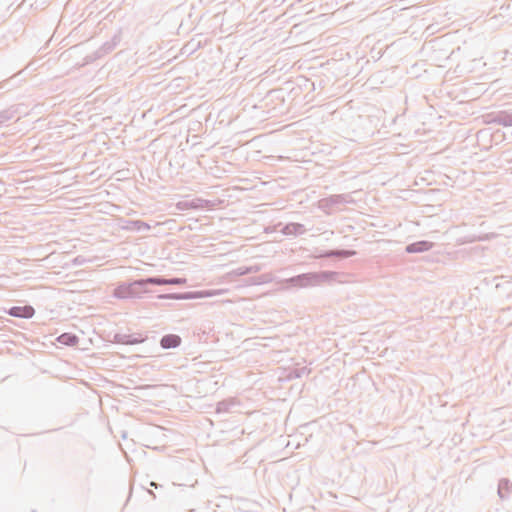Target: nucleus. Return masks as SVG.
Here are the masks:
<instances>
[{
	"mask_svg": "<svg viewBox=\"0 0 512 512\" xmlns=\"http://www.w3.org/2000/svg\"><path fill=\"white\" fill-rule=\"evenodd\" d=\"M337 276L338 273L333 271L309 272L290 277L285 280V283L289 287L307 288L331 282Z\"/></svg>",
	"mask_w": 512,
	"mask_h": 512,
	"instance_id": "1",
	"label": "nucleus"
},
{
	"mask_svg": "<svg viewBox=\"0 0 512 512\" xmlns=\"http://www.w3.org/2000/svg\"><path fill=\"white\" fill-rule=\"evenodd\" d=\"M146 280L147 278H143L129 283H121L115 288L114 296L121 299L140 297L142 293L148 292L147 286L151 285Z\"/></svg>",
	"mask_w": 512,
	"mask_h": 512,
	"instance_id": "2",
	"label": "nucleus"
},
{
	"mask_svg": "<svg viewBox=\"0 0 512 512\" xmlns=\"http://www.w3.org/2000/svg\"><path fill=\"white\" fill-rule=\"evenodd\" d=\"M147 339L146 336H143L140 333L136 334H124V333H116L113 337V342L117 344L124 345H135L144 342Z\"/></svg>",
	"mask_w": 512,
	"mask_h": 512,
	"instance_id": "3",
	"label": "nucleus"
},
{
	"mask_svg": "<svg viewBox=\"0 0 512 512\" xmlns=\"http://www.w3.org/2000/svg\"><path fill=\"white\" fill-rule=\"evenodd\" d=\"M204 292H183V293H168L158 296L159 299H172V300H190L204 297Z\"/></svg>",
	"mask_w": 512,
	"mask_h": 512,
	"instance_id": "4",
	"label": "nucleus"
},
{
	"mask_svg": "<svg viewBox=\"0 0 512 512\" xmlns=\"http://www.w3.org/2000/svg\"><path fill=\"white\" fill-rule=\"evenodd\" d=\"M10 316L22 319H30L35 314V309L30 305L13 306L8 310Z\"/></svg>",
	"mask_w": 512,
	"mask_h": 512,
	"instance_id": "5",
	"label": "nucleus"
},
{
	"mask_svg": "<svg viewBox=\"0 0 512 512\" xmlns=\"http://www.w3.org/2000/svg\"><path fill=\"white\" fill-rule=\"evenodd\" d=\"M146 281L150 282L151 285H158V286H161V285H183L186 283L185 278H178V277L164 278L162 276L147 277Z\"/></svg>",
	"mask_w": 512,
	"mask_h": 512,
	"instance_id": "6",
	"label": "nucleus"
},
{
	"mask_svg": "<svg viewBox=\"0 0 512 512\" xmlns=\"http://www.w3.org/2000/svg\"><path fill=\"white\" fill-rule=\"evenodd\" d=\"M433 243L426 240H421L417 242H413L411 244H408L405 247V251L409 254L413 253H422L430 250L433 247Z\"/></svg>",
	"mask_w": 512,
	"mask_h": 512,
	"instance_id": "7",
	"label": "nucleus"
},
{
	"mask_svg": "<svg viewBox=\"0 0 512 512\" xmlns=\"http://www.w3.org/2000/svg\"><path fill=\"white\" fill-rule=\"evenodd\" d=\"M489 123L502 125L505 127L512 126V114L506 111H500L495 115H489Z\"/></svg>",
	"mask_w": 512,
	"mask_h": 512,
	"instance_id": "8",
	"label": "nucleus"
},
{
	"mask_svg": "<svg viewBox=\"0 0 512 512\" xmlns=\"http://www.w3.org/2000/svg\"><path fill=\"white\" fill-rule=\"evenodd\" d=\"M182 340L177 334H166L160 340V346L162 349H173L180 346Z\"/></svg>",
	"mask_w": 512,
	"mask_h": 512,
	"instance_id": "9",
	"label": "nucleus"
},
{
	"mask_svg": "<svg viewBox=\"0 0 512 512\" xmlns=\"http://www.w3.org/2000/svg\"><path fill=\"white\" fill-rule=\"evenodd\" d=\"M356 254L355 250H345V249H335L325 251L323 254L319 255V258H349Z\"/></svg>",
	"mask_w": 512,
	"mask_h": 512,
	"instance_id": "10",
	"label": "nucleus"
},
{
	"mask_svg": "<svg viewBox=\"0 0 512 512\" xmlns=\"http://www.w3.org/2000/svg\"><path fill=\"white\" fill-rule=\"evenodd\" d=\"M280 231L287 236H297L304 234L306 232V228L303 224L291 222L284 225Z\"/></svg>",
	"mask_w": 512,
	"mask_h": 512,
	"instance_id": "11",
	"label": "nucleus"
},
{
	"mask_svg": "<svg viewBox=\"0 0 512 512\" xmlns=\"http://www.w3.org/2000/svg\"><path fill=\"white\" fill-rule=\"evenodd\" d=\"M497 493L502 500L508 499L510 494L512 493V481H510L507 478L500 479L498 483Z\"/></svg>",
	"mask_w": 512,
	"mask_h": 512,
	"instance_id": "12",
	"label": "nucleus"
},
{
	"mask_svg": "<svg viewBox=\"0 0 512 512\" xmlns=\"http://www.w3.org/2000/svg\"><path fill=\"white\" fill-rule=\"evenodd\" d=\"M348 198H350V196L344 195V194L332 195L328 198L322 199L320 201V207H324V203H331V205H334V206L348 203L349 202Z\"/></svg>",
	"mask_w": 512,
	"mask_h": 512,
	"instance_id": "13",
	"label": "nucleus"
},
{
	"mask_svg": "<svg viewBox=\"0 0 512 512\" xmlns=\"http://www.w3.org/2000/svg\"><path fill=\"white\" fill-rule=\"evenodd\" d=\"M57 341L60 344L72 347L78 343L79 338L73 333H63L57 337Z\"/></svg>",
	"mask_w": 512,
	"mask_h": 512,
	"instance_id": "14",
	"label": "nucleus"
},
{
	"mask_svg": "<svg viewBox=\"0 0 512 512\" xmlns=\"http://www.w3.org/2000/svg\"><path fill=\"white\" fill-rule=\"evenodd\" d=\"M209 203V201L207 200H202V199H196V200H192V201H185V202H180L178 204V206L181 208V207H186V208H193V209H198V208H204L207 206V204Z\"/></svg>",
	"mask_w": 512,
	"mask_h": 512,
	"instance_id": "15",
	"label": "nucleus"
},
{
	"mask_svg": "<svg viewBox=\"0 0 512 512\" xmlns=\"http://www.w3.org/2000/svg\"><path fill=\"white\" fill-rule=\"evenodd\" d=\"M272 281V276L269 273L261 274L259 276L251 277L248 280L250 285H261Z\"/></svg>",
	"mask_w": 512,
	"mask_h": 512,
	"instance_id": "16",
	"label": "nucleus"
},
{
	"mask_svg": "<svg viewBox=\"0 0 512 512\" xmlns=\"http://www.w3.org/2000/svg\"><path fill=\"white\" fill-rule=\"evenodd\" d=\"M235 405H236V402L233 399L220 401L217 403L216 412L217 413H227Z\"/></svg>",
	"mask_w": 512,
	"mask_h": 512,
	"instance_id": "17",
	"label": "nucleus"
},
{
	"mask_svg": "<svg viewBox=\"0 0 512 512\" xmlns=\"http://www.w3.org/2000/svg\"><path fill=\"white\" fill-rule=\"evenodd\" d=\"M126 228L129 230L142 231V230H149L150 225L141 220H132V221L128 222V225L126 226Z\"/></svg>",
	"mask_w": 512,
	"mask_h": 512,
	"instance_id": "18",
	"label": "nucleus"
},
{
	"mask_svg": "<svg viewBox=\"0 0 512 512\" xmlns=\"http://www.w3.org/2000/svg\"><path fill=\"white\" fill-rule=\"evenodd\" d=\"M119 40H117V37L115 36L113 38V42H106L105 44H103V46L101 47V50L104 52V53H109L111 52L115 46L117 45Z\"/></svg>",
	"mask_w": 512,
	"mask_h": 512,
	"instance_id": "19",
	"label": "nucleus"
},
{
	"mask_svg": "<svg viewBox=\"0 0 512 512\" xmlns=\"http://www.w3.org/2000/svg\"><path fill=\"white\" fill-rule=\"evenodd\" d=\"M246 266H241V267H238L234 270H232L229 275H234V276H243V275H247V271H246Z\"/></svg>",
	"mask_w": 512,
	"mask_h": 512,
	"instance_id": "20",
	"label": "nucleus"
},
{
	"mask_svg": "<svg viewBox=\"0 0 512 512\" xmlns=\"http://www.w3.org/2000/svg\"><path fill=\"white\" fill-rule=\"evenodd\" d=\"M12 113L8 110H4L0 112V124L4 123L5 121H8L12 118Z\"/></svg>",
	"mask_w": 512,
	"mask_h": 512,
	"instance_id": "21",
	"label": "nucleus"
},
{
	"mask_svg": "<svg viewBox=\"0 0 512 512\" xmlns=\"http://www.w3.org/2000/svg\"><path fill=\"white\" fill-rule=\"evenodd\" d=\"M247 274L257 273L261 270L260 265H252V266H246Z\"/></svg>",
	"mask_w": 512,
	"mask_h": 512,
	"instance_id": "22",
	"label": "nucleus"
},
{
	"mask_svg": "<svg viewBox=\"0 0 512 512\" xmlns=\"http://www.w3.org/2000/svg\"><path fill=\"white\" fill-rule=\"evenodd\" d=\"M306 370H307V369H306L305 367H304V368H302V369H297V370H295V371H294V373H295V377H301V376H302V374L306 373Z\"/></svg>",
	"mask_w": 512,
	"mask_h": 512,
	"instance_id": "23",
	"label": "nucleus"
},
{
	"mask_svg": "<svg viewBox=\"0 0 512 512\" xmlns=\"http://www.w3.org/2000/svg\"><path fill=\"white\" fill-rule=\"evenodd\" d=\"M333 205H331V203H324V207L323 208H328V207H332Z\"/></svg>",
	"mask_w": 512,
	"mask_h": 512,
	"instance_id": "24",
	"label": "nucleus"
},
{
	"mask_svg": "<svg viewBox=\"0 0 512 512\" xmlns=\"http://www.w3.org/2000/svg\"><path fill=\"white\" fill-rule=\"evenodd\" d=\"M151 486L157 487V484L155 482H151Z\"/></svg>",
	"mask_w": 512,
	"mask_h": 512,
	"instance_id": "25",
	"label": "nucleus"
}]
</instances>
